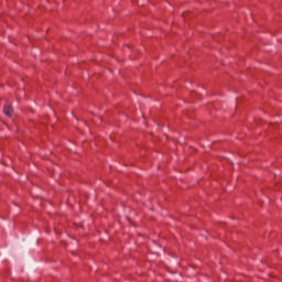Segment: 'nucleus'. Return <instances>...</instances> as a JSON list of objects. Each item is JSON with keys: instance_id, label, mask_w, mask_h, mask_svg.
<instances>
[{"instance_id": "f257e3e1", "label": "nucleus", "mask_w": 282, "mask_h": 282, "mask_svg": "<svg viewBox=\"0 0 282 282\" xmlns=\"http://www.w3.org/2000/svg\"><path fill=\"white\" fill-rule=\"evenodd\" d=\"M3 113L7 116V118H12V115L14 113V108H12V105H6L3 107Z\"/></svg>"}]
</instances>
